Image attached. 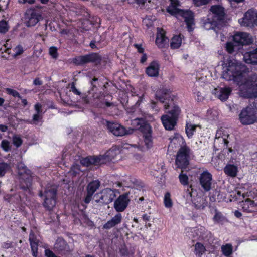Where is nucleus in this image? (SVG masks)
Returning a JSON list of instances; mask_svg holds the SVG:
<instances>
[{
    "instance_id": "nucleus-1",
    "label": "nucleus",
    "mask_w": 257,
    "mask_h": 257,
    "mask_svg": "<svg viewBox=\"0 0 257 257\" xmlns=\"http://www.w3.org/2000/svg\"><path fill=\"white\" fill-rule=\"evenodd\" d=\"M244 65L234 59H227L222 64V77L233 81L239 86V94L244 98L257 97V75L248 76Z\"/></svg>"
},
{
    "instance_id": "nucleus-2",
    "label": "nucleus",
    "mask_w": 257,
    "mask_h": 257,
    "mask_svg": "<svg viewBox=\"0 0 257 257\" xmlns=\"http://www.w3.org/2000/svg\"><path fill=\"white\" fill-rule=\"evenodd\" d=\"M155 96L156 99L164 104L165 109L171 108L169 114L162 115L161 119L165 129L173 130L181 112L179 107L174 103L175 96L172 94L170 88L164 87L157 91Z\"/></svg>"
},
{
    "instance_id": "nucleus-3",
    "label": "nucleus",
    "mask_w": 257,
    "mask_h": 257,
    "mask_svg": "<svg viewBox=\"0 0 257 257\" xmlns=\"http://www.w3.org/2000/svg\"><path fill=\"white\" fill-rule=\"evenodd\" d=\"M170 5L167 7V11L171 15L175 16L177 19H184L187 25L188 31L191 32L194 29V18L192 12L190 10L179 9L178 0H170Z\"/></svg>"
},
{
    "instance_id": "nucleus-4",
    "label": "nucleus",
    "mask_w": 257,
    "mask_h": 257,
    "mask_svg": "<svg viewBox=\"0 0 257 257\" xmlns=\"http://www.w3.org/2000/svg\"><path fill=\"white\" fill-rule=\"evenodd\" d=\"M232 40L234 43L229 42L226 44V50L229 53H233L240 46L248 45L252 42L251 36L245 32H236L232 36Z\"/></svg>"
},
{
    "instance_id": "nucleus-5",
    "label": "nucleus",
    "mask_w": 257,
    "mask_h": 257,
    "mask_svg": "<svg viewBox=\"0 0 257 257\" xmlns=\"http://www.w3.org/2000/svg\"><path fill=\"white\" fill-rule=\"evenodd\" d=\"M40 195L45 198L44 206L49 210L52 209L56 205V187L54 185H48L44 193L40 192Z\"/></svg>"
},
{
    "instance_id": "nucleus-6",
    "label": "nucleus",
    "mask_w": 257,
    "mask_h": 257,
    "mask_svg": "<svg viewBox=\"0 0 257 257\" xmlns=\"http://www.w3.org/2000/svg\"><path fill=\"white\" fill-rule=\"evenodd\" d=\"M190 149L184 145L179 149L176 158V164L178 167L185 168L189 163Z\"/></svg>"
},
{
    "instance_id": "nucleus-7",
    "label": "nucleus",
    "mask_w": 257,
    "mask_h": 257,
    "mask_svg": "<svg viewBox=\"0 0 257 257\" xmlns=\"http://www.w3.org/2000/svg\"><path fill=\"white\" fill-rule=\"evenodd\" d=\"M116 193H118L116 190L105 189L95 195V201L102 204H109L116 197Z\"/></svg>"
},
{
    "instance_id": "nucleus-8",
    "label": "nucleus",
    "mask_w": 257,
    "mask_h": 257,
    "mask_svg": "<svg viewBox=\"0 0 257 257\" xmlns=\"http://www.w3.org/2000/svg\"><path fill=\"white\" fill-rule=\"evenodd\" d=\"M148 133L145 135H144L143 141L139 144L138 145H131L128 144H124L122 148L124 149H130L132 148L137 147L138 149L141 151H146L151 149L153 146V142L152 139V136L150 131H148Z\"/></svg>"
},
{
    "instance_id": "nucleus-9",
    "label": "nucleus",
    "mask_w": 257,
    "mask_h": 257,
    "mask_svg": "<svg viewBox=\"0 0 257 257\" xmlns=\"http://www.w3.org/2000/svg\"><path fill=\"white\" fill-rule=\"evenodd\" d=\"M239 118L241 123L243 125L253 124L256 120L255 110L253 108L247 107L241 111Z\"/></svg>"
},
{
    "instance_id": "nucleus-10",
    "label": "nucleus",
    "mask_w": 257,
    "mask_h": 257,
    "mask_svg": "<svg viewBox=\"0 0 257 257\" xmlns=\"http://www.w3.org/2000/svg\"><path fill=\"white\" fill-rule=\"evenodd\" d=\"M18 169L20 176L21 188L24 190L28 189L31 185V177L29 170H27L26 167L22 163L18 165Z\"/></svg>"
},
{
    "instance_id": "nucleus-11",
    "label": "nucleus",
    "mask_w": 257,
    "mask_h": 257,
    "mask_svg": "<svg viewBox=\"0 0 257 257\" xmlns=\"http://www.w3.org/2000/svg\"><path fill=\"white\" fill-rule=\"evenodd\" d=\"M229 137L227 130L224 128H220L217 131L214 140L215 147L220 149L227 147L229 142L228 140Z\"/></svg>"
},
{
    "instance_id": "nucleus-12",
    "label": "nucleus",
    "mask_w": 257,
    "mask_h": 257,
    "mask_svg": "<svg viewBox=\"0 0 257 257\" xmlns=\"http://www.w3.org/2000/svg\"><path fill=\"white\" fill-rule=\"evenodd\" d=\"M238 22L242 26H257V11L248 10L242 18L238 20Z\"/></svg>"
},
{
    "instance_id": "nucleus-13",
    "label": "nucleus",
    "mask_w": 257,
    "mask_h": 257,
    "mask_svg": "<svg viewBox=\"0 0 257 257\" xmlns=\"http://www.w3.org/2000/svg\"><path fill=\"white\" fill-rule=\"evenodd\" d=\"M42 19V17L41 14L35 10L29 9L25 13V20L27 27L35 26Z\"/></svg>"
},
{
    "instance_id": "nucleus-14",
    "label": "nucleus",
    "mask_w": 257,
    "mask_h": 257,
    "mask_svg": "<svg viewBox=\"0 0 257 257\" xmlns=\"http://www.w3.org/2000/svg\"><path fill=\"white\" fill-rule=\"evenodd\" d=\"M107 128L116 136H122L133 133V129L126 130L124 127L120 124L115 122H108Z\"/></svg>"
},
{
    "instance_id": "nucleus-15",
    "label": "nucleus",
    "mask_w": 257,
    "mask_h": 257,
    "mask_svg": "<svg viewBox=\"0 0 257 257\" xmlns=\"http://www.w3.org/2000/svg\"><path fill=\"white\" fill-rule=\"evenodd\" d=\"M120 151L117 147H113L104 155H100L98 157L99 163L105 164L109 161L115 160L116 157L119 155Z\"/></svg>"
},
{
    "instance_id": "nucleus-16",
    "label": "nucleus",
    "mask_w": 257,
    "mask_h": 257,
    "mask_svg": "<svg viewBox=\"0 0 257 257\" xmlns=\"http://www.w3.org/2000/svg\"><path fill=\"white\" fill-rule=\"evenodd\" d=\"M199 179L200 184L204 191H208L211 189L212 176L208 171H203L200 174Z\"/></svg>"
},
{
    "instance_id": "nucleus-17",
    "label": "nucleus",
    "mask_w": 257,
    "mask_h": 257,
    "mask_svg": "<svg viewBox=\"0 0 257 257\" xmlns=\"http://www.w3.org/2000/svg\"><path fill=\"white\" fill-rule=\"evenodd\" d=\"M129 201L127 194L120 195L114 201V208L117 212H122L126 208Z\"/></svg>"
},
{
    "instance_id": "nucleus-18",
    "label": "nucleus",
    "mask_w": 257,
    "mask_h": 257,
    "mask_svg": "<svg viewBox=\"0 0 257 257\" xmlns=\"http://www.w3.org/2000/svg\"><path fill=\"white\" fill-rule=\"evenodd\" d=\"M210 11L209 15L210 14V17L216 22L221 20L224 15L223 7L218 5L212 6Z\"/></svg>"
},
{
    "instance_id": "nucleus-19",
    "label": "nucleus",
    "mask_w": 257,
    "mask_h": 257,
    "mask_svg": "<svg viewBox=\"0 0 257 257\" xmlns=\"http://www.w3.org/2000/svg\"><path fill=\"white\" fill-rule=\"evenodd\" d=\"M168 39L165 35V31L159 28H157V33L156 39V44L160 48H164L168 45Z\"/></svg>"
},
{
    "instance_id": "nucleus-20",
    "label": "nucleus",
    "mask_w": 257,
    "mask_h": 257,
    "mask_svg": "<svg viewBox=\"0 0 257 257\" xmlns=\"http://www.w3.org/2000/svg\"><path fill=\"white\" fill-rule=\"evenodd\" d=\"M170 144L169 148L174 149L179 147H182L185 145L183 138L179 134H175L174 135L170 138Z\"/></svg>"
},
{
    "instance_id": "nucleus-21",
    "label": "nucleus",
    "mask_w": 257,
    "mask_h": 257,
    "mask_svg": "<svg viewBox=\"0 0 257 257\" xmlns=\"http://www.w3.org/2000/svg\"><path fill=\"white\" fill-rule=\"evenodd\" d=\"M188 236L192 238L199 237L200 238H204V234L206 231L204 227L200 226L197 228H188L186 229Z\"/></svg>"
},
{
    "instance_id": "nucleus-22",
    "label": "nucleus",
    "mask_w": 257,
    "mask_h": 257,
    "mask_svg": "<svg viewBox=\"0 0 257 257\" xmlns=\"http://www.w3.org/2000/svg\"><path fill=\"white\" fill-rule=\"evenodd\" d=\"M232 91L230 87L219 88L214 89V94L221 101L226 100Z\"/></svg>"
},
{
    "instance_id": "nucleus-23",
    "label": "nucleus",
    "mask_w": 257,
    "mask_h": 257,
    "mask_svg": "<svg viewBox=\"0 0 257 257\" xmlns=\"http://www.w3.org/2000/svg\"><path fill=\"white\" fill-rule=\"evenodd\" d=\"M160 66L157 61L152 62L146 69V73L149 77H157L159 75Z\"/></svg>"
},
{
    "instance_id": "nucleus-24",
    "label": "nucleus",
    "mask_w": 257,
    "mask_h": 257,
    "mask_svg": "<svg viewBox=\"0 0 257 257\" xmlns=\"http://www.w3.org/2000/svg\"><path fill=\"white\" fill-rule=\"evenodd\" d=\"M122 216L120 213L116 214L110 220H108L104 225L103 228L109 229L120 224L122 221Z\"/></svg>"
},
{
    "instance_id": "nucleus-25",
    "label": "nucleus",
    "mask_w": 257,
    "mask_h": 257,
    "mask_svg": "<svg viewBox=\"0 0 257 257\" xmlns=\"http://www.w3.org/2000/svg\"><path fill=\"white\" fill-rule=\"evenodd\" d=\"M243 59L246 63L257 64V48L252 51L246 52L243 55Z\"/></svg>"
},
{
    "instance_id": "nucleus-26",
    "label": "nucleus",
    "mask_w": 257,
    "mask_h": 257,
    "mask_svg": "<svg viewBox=\"0 0 257 257\" xmlns=\"http://www.w3.org/2000/svg\"><path fill=\"white\" fill-rule=\"evenodd\" d=\"M98 59L99 57L96 54H92L79 57L77 60L79 64H84L89 62H95Z\"/></svg>"
},
{
    "instance_id": "nucleus-27",
    "label": "nucleus",
    "mask_w": 257,
    "mask_h": 257,
    "mask_svg": "<svg viewBox=\"0 0 257 257\" xmlns=\"http://www.w3.org/2000/svg\"><path fill=\"white\" fill-rule=\"evenodd\" d=\"M80 163L84 166H89L91 164H100L98 156H90L82 158L80 161Z\"/></svg>"
},
{
    "instance_id": "nucleus-28",
    "label": "nucleus",
    "mask_w": 257,
    "mask_h": 257,
    "mask_svg": "<svg viewBox=\"0 0 257 257\" xmlns=\"http://www.w3.org/2000/svg\"><path fill=\"white\" fill-rule=\"evenodd\" d=\"M29 240L30 242L31 247L32 251V254L34 256L37 257L38 254V242L36 239L34 234L31 232L29 235Z\"/></svg>"
},
{
    "instance_id": "nucleus-29",
    "label": "nucleus",
    "mask_w": 257,
    "mask_h": 257,
    "mask_svg": "<svg viewBox=\"0 0 257 257\" xmlns=\"http://www.w3.org/2000/svg\"><path fill=\"white\" fill-rule=\"evenodd\" d=\"M183 36L181 35H175L171 39L170 46L173 49L179 48L182 42Z\"/></svg>"
},
{
    "instance_id": "nucleus-30",
    "label": "nucleus",
    "mask_w": 257,
    "mask_h": 257,
    "mask_svg": "<svg viewBox=\"0 0 257 257\" xmlns=\"http://www.w3.org/2000/svg\"><path fill=\"white\" fill-rule=\"evenodd\" d=\"M132 124L136 129L143 131L142 127L144 126L147 131H150V126L145 124V121L143 119H135L132 121Z\"/></svg>"
},
{
    "instance_id": "nucleus-31",
    "label": "nucleus",
    "mask_w": 257,
    "mask_h": 257,
    "mask_svg": "<svg viewBox=\"0 0 257 257\" xmlns=\"http://www.w3.org/2000/svg\"><path fill=\"white\" fill-rule=\"evenodd\" d=\"M224 172L230 177H235L238 172L237 167L233 165H228L224 169Z\"/></svg>"
},
{
    "instance_id": "nucleus-32",
    "label": "nucleus",
    "mask_w": 257,
    "mask_h": 257,
    "mask_svg": "<svg viewBox=\"0 0 257 257\" xmlns=\"http://www.w3.org/2000/svg\"><path fill=\"white\" fill-rule=\"evenodd\" d=\"M194 246V252L196 257H201L206 250L205 246L199 242L196 243Z\"/></svg>"
},
{
    "instance_id": "nucleus-33",
    "label": "nucleus",
    "mask_w": 257,
    "mask_h": 257,
    "mask_svg": "<svg viewBox=\"0 0 257 257\" xmlns=\"http://www.w3.org/2000/svg\"><path fill=\"white\" fill-rule=\"evenodd\" d=\"M193 204L196 208L203 209L207 206V202L204 198L199 197L196 198Z\"/></svg>"
},
{
    "instance_id": "nucleus-34",
    "label": "nucleus",
    "mask_w": 257,
    "mask_h": 257,
    "mask_svg": "<svg viewBox=\"0 0 257 257\" xmlns=\"http://www.w3.org/2000/svg\"><path fill=\"white\" fill-rule=\"evenodd\" d=\"M35 109L36 111V114H34L33 117V120L35 124H37L42 118V110L41 105L39 103H37L35 105Z\"/></svg>"
},
{
    "instance_id": "nucleus-35",
    "label": "nucleus",
    "mask_w": 257,
    "mask_h": 257,
    "mask_svg": "<svg viewBox=\"0 0 257 257\" xmlns=\"http://www.w3.org/2000/svg\"><path fill=\"white\" fill-rule=\"evenodd\" d=\"M100 186V183L98 181L95 180L90 183L87 187L88 193L93 195Z\"/></svg>"
},
{
    "instance_id": "nucleus-36",
    "label": "nucleus",
    "mask_w": 257,
    "mask_h": 257,
    "mask_svg": "<svg viewBox=\"0 0 257 257\" xmlns=\"http://www.w3.org/2000/svg\"><path fill=\"white\" fill-rule=\"evenodd\" d=\"M221 249L222 254L226 256H229L233 252V246L230 243L222 245Z\"/></svg>"
},
{
    "instance_id": "nucleus-37",
    "label": "nucleus",
    "mask_w": 257,
    "mask_h": 257,
    "mask_svg": "<svg viewBox=\"0 0 257 257\" xmlns=\"http://www.w3.org/2000/svg\"><path fill=\"white\" fill-rule=\"evenodd\" d=\"M197 126L198 125L193 124L190 122H187L185 130L188 138H191L193 136Z\"/></svg>"
},
{
    "instance_id": "nucleus-38",
    "label": "nucleus",
    "mask_w": 257,
    "mask_h": 257,
    "mask_svg": "<svg viewBox=\"0 0 257 257\" xmlns=\"http://www.w3.org/2000/svg\"><path fill=\"white\" fill-rule=\"evenodd\" d=\"M216 21L210 17V14L208 15L207 20L203 22V27L206 30H210L215 25Z\"/></svg>"
},
{
    "instance_id": "nucleus-39",
    "label": "nucleus",
    "mask_w": 257,
    "mask_h": 257,
    "mask_svg": "<svg viewBox=\"0 0 257 257\" xmlns=\"http://www.w3.org/2000/svg\"><path fill=\"white\" fill-rule=\"evenodd\" d=\"M164 204L166 208H170L172 207L173 203L171 199V195L168 192L165 193L164 195Z\"/></svg>"
},
{
    "instance_id": "nucleus-40",
    "label": "nucleus",
    "mask_w": 257,
    "mask_h": 257,
    "mask_svg": "<svg viewBox=\"0 0 257 257\" xmlns=\"http://www.w3.org/2000/svg\"><path fill=\"white\" fill-rule=\"evenodd\" d=\"M224 219L221 213L215 209V215L213 218V221L215 223H220L223 221Z\"/></svg>"
},
{
    "instance_id": "nucleus-41",
    "label": "nucleus",
    "mask_w": 257,
    "mask_h": 257,
    "mask_svg": "<svg viewBox=\"0 0 257 257\" xmlns=\"http://www.w3.org/2000/svg\"><path fill=\"white\" fill-rule=\"evenodd\" d=\"M9 26L8 23L4 20L0 21V33L5 34L8 31Z\"/></svg>"
},
{
    "instance_id": "nucleus-42",
    "label": "nucleus",
    "mask_w": 257,
    "mask_h": 257,
    "mask_svg": "<svg viewBox=\"0 0 257 257\" xmlns=\"http://www.w3.org/2000/svg\"><path fill=\"white\" fill-rule=\"evenodd\" d=\"M22 140L19 135H14L13 137V143L16 147H19L22 144Z\"/></svg>"
},
{
    "instance_id": "nucleus-43",
    "label": "nucleus",
    "mask_w": 257,
    "mask_h": 257,
    "mask_svg": "<svg viewBox=\"0 0 257 257\" xmlns=\"http://www.w3.org/2000/svg\"><path fill=\"white\" fill-rule=\"evenodd\" d=\"M254 201L251 200L249 199H247L244 201H242V208L244 210H247L249 206H254Z\"/></svg>"
},
{
    "instance_id": "nucleus-44",
    "label": "nucleus",
    "mask_w": 257,
    "mask_h": 257,
    "mask_svg": "<svg viewBox=\"0 0 257 257\" xmlns=\"http://www.w3.org/2000/svg\"><path fill=\"white\" fill-rule=\"evenodd\" d=\"M179 178L180 181L182 184L186 185L188 184V177L186 175L181 174H180Z\"/></svg>"
},
{
    "instance_id": "nucleus-45",
    "label": "nucleus",
    "mask_w": 257,
    "mask_h": 257,
    "mask_svg": "<svg viewBox=\"0 0 257 257\" xmlns=\"http://www.w3.org/2000/svg\"><path fill=\"white\" fill-rule=\"evenodd\" d=\"M1 147L4 151H9L10 149L9 142L7 140H3L1 143Z\"/></svg>"
},
{
    "instance_id": "nucleus-46",
    "label": "nucleus",
    "mask_w": 257,
    "mask_h": 257,
    "mask_svg": "<svg viewBox=\"0 0 257 257\" xmlns=\"http://www.w3.org/2000/svg\"><path fill=\"white\" fill-rule=\"evenodd\" d=\"M49 54L54 58L58 56L57 48L55 47H51L49 49Z\"/></svg>"
},
{
    "instance_id": "nucleus-47",
    "label": "nucleus",
    "mask_w": 257,
    "mask_h": 257,
    "mask_svg": "<svg viewBox=\"0 0 257 257\" xmlns=\"http://www.w3.org/2000/svg\"><path fill=\"white\" fill-rule=\"evenodd\" d=\"M6 91L8 94L11 95L15 97H20L19 93L15 90L11 88H7Z\"/></svg>"
},
{
    "instance_id": "nucleus-48",
    "label": "nucleus",
    "mask_w": 257,
    "mask_h": 257,
    "mask_svg": "<svg viewBox=\"0 0 257 257\" xmlns=\"http://www.w3.org/2000/svg\"><path fill=\"white\" fill-rule=\"evenodd\" d=\"M15 53L14 56H16L21 54L23 51V48L21 45H18L14 48Z\"/></svg>"
},
{
    "instance_id": "nucleus-49",
    "label": "nucleus",
    "mask_w": 257,
    "mask_h": 257,
    "mask_svg": "<svg viewBox=\"0 0 257 257\" xmlns=\"http://www.w3.org/2000/svg\"><path fill=\"white\" fill-rule=\"evenodd\" d=\"M196 6H200L207 4L210 0H192Z\"/></svg>"
},
{
    "instance_id": "nucleus-50",
    "label": "nucleus",
    "mask_w": 257,
    "mask_h": 257,
    "mask_svg": "<svg viewBox=\"0 0 257 257\" xmlns=\"http://www.w3.org/2000/svg\"><path fill=\"white\" fill-rule=\"evenodd\" d=\"M80 171V168L78 165H74L71 169L70 172L74 175H76L77 174H78Z\"/></svg>"
},
{
    "instance_id": "nucleus-51",
    "label": "nucleus",
    "mask_w": 257,
    "mask_h": 257,
    "mask_svg": "<svg viewBox=\"0 0 257 257\" xmlns=\"http://www.w3.org/2000/svg\"><path fill=\"white\" fill-rule=\"evenodd\" d=\"M193 93L198 101H201L203 99V97L200 92L197 91L196 90H194Z\"/></svg>"
},
{
    "instance_id": "nucleus-52",
    "label": "nucleus",
    "mask_w": 257,
    "mask_h": 257,
    "mask_svg": "<svg viewBox=\"0 0 257 257\" xmlns=\"http://www.w3.org/2000/svg\"><path fill=\"white\" fill-rule=\"evenodd\" d=\"M71 91H72L74 94H76L77 95H80V92L77 89V88L75 87L74 83H73L71 84Z\"/></svg>"
},
{
    "instance_id": "nucleus-53",
    "label": "nucleus",
    "mask_w": 257,
    "mask_h": 257,
    "mask_svg": "<svg viewBox=\"0 0 257 257\" xmlns=\"http://www.w3.org/2000/svg\"><path fill=\"white\" fill-rule=\"evenodd\" d=\"M135 46L137 49L139 53H143V52L144 49H143V48H142V46L141 45L135 44Z\"/></svg>"
},
{
    "instance_id": "nucleus-54",
    "label": "nucleus",
    "mask_w": 257,
    "mask_h": 257,
    "mask_svg": "<svg viewBox=\"0 0 257 257\" xmlns=\"http://www.w3.org/2000/svg\"><path fill=\"white\" fill-rule=\"evenodd\" d=\"M92 195H90L88 193L87 196L86 197L84 200V201L86 203H88L90 202Z\"/></svg>"
},
{
    "instance_id": "nucleus-55",
    "label": "nucleus",
    "mask_w": 257,
    "mask_h": 257,
    "mask_svg": "<svg viewBox=\"0 0 257 257\" xmlns=\"http://www.w3.org/2000/svg\"><path fill=\"white\" fill-rule=\"evenodd\" d=\"M60 243L61 244L63 245H64L66 244V242L64 241V240H60L59 242H57L56 244H55V248H57V249H59L60 250H62V248H60L58 247V243Z\"/></svg>"
},
{
    "instance_id": "nucleus-56",
    "label": "nucleus",
    "mask_w": 257,
    "mask_h": 257,
    "mask_svg": "<svg viewBox=\"0 0 257 257\" xmlns=\"http://www.w3.org/2000/svg\"><path fill=\"white\" fill-rule=\"evenodd\" d=\"M33 83L35 85H40L42 84V82L39 78H36L34 80Z\"/></svg>"
},
{
    "instance_id": "nucleus-57",
    "label": "nucleus",
    "mask_w": 257,
    "mask_h": 257,
    "mask_svg": "<svg viewBox=\"0 0 257 257\" xmlns=\"http://www.w3.org/2000/svg\"><path fill=\"white\" fill-rule=\"evenodd\" d=\"M147 59V55L145 54H143V55L141 58V60H140L141 62L142 63H144L146 61Z\"/></svg>"
},
{
    "instance_id": "nucleus-58",
    "label": "nucleus",
    "mask_w": 257,
    "mask_h": 257,
    "mask_svg": "<svg viewBox=\"0 0 257 257\" xmlns=\"http://www.w3.org/2000/svg\"><path fill=\"white\" fill-rule=\"evenodd\" d=\"M8 129V127L6 125H0V130L2 131V132H6L7 131Z\"/></svg>"
},
{
    "instance_id": "nucleus-59",
    "label": "nucleus",
    "mask_w": 257,
    "mask_h": 257,
    "mask_svg": "<svg viewBox=\"0 0 257 257\" xmlns=\"http://www.w3.org/2000/svg\"><path fill=\"white\" fill-rule=\"evenodd\" d=\"M234 215L237 218L240 217L242 215L241 213L238 211H235L234 212Z\"/></svg>"
},
{
    "instance_id": "nucleus-60",
    "label": "nucleus",
    "mask_w": 257,
    "mask_h": 257,
    "mask_svg": "<svg viewBox=\"0 0 257 257\" xmlns=\"http://www.w3.org/2000/svg\"><path fill=\"white\" fill-rule=\"evenodd\" d=\"M23 1L24 3H28L29 4H33L35 0H23Z\"/></svg>"
},
{
    "instance_id": "nucleus-61",
    "label": "nucleus",
    "mask_w": 257,
    "mask_h": 257,
    "mask_svg": "<svg viewBox=\"0 0 257 257\" xmlns=\"http://www.w3.org/2000/svg\"><path fill=\"white\" fill-rule=\"evenodd\" d=\"M22 103L23 104V105H24V106L27 105V103H27V100H26V99H22Z\"/></svg>"
},
{
    "instance_id": "nucleus-62",
    "label": "nucleus",
    "mask_w": 257,
    "mask_h": 257,
    "mask_svg": "<svg viewBox=\"0 0 257 257\" xmlns=\"http://www.w3.org/2000/svg\"><path fill=\"white\" fill-rule=\"evenodd\" d=\"M90 46H91V48H94V47H95V42H93V41H92V42L90 43Z\"/></svg>"
},
{
    "instance_id": "nucleus-63",
    "label": "nucleus",
    "mask_w": 257,
    "mask_h": 257,
    "mask_svg": "<svg viewBox=\"0 0 257 257\" xmlns=\"http://www.w3.org/2000/svg\"><path fill=\"white\" fill-rule=\"evenodd\" d=\"M4 102V99L0 98V106H1Z\"/></svg>"
},
{
    "instance_id": "nucleus-64",
    "label": "nucleus",
    "mask_w": 257,
    "mask_h": 257,
    "mask_svg": "<svg viewBox=\"0 0 257 257\" xmlns=\"http://www.w3.org/2000/svg\"><path fill=\"white\" fill-rule=\"evenodd\" d=\"M136 2H137V3L138 4H140V3H144V2H145V0H137Z\"/></svg>"
}]
</instances>
